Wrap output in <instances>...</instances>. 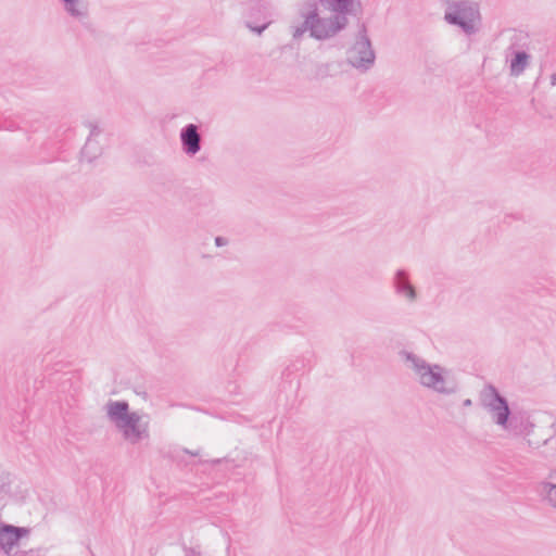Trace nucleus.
Here are the masks:
<instances>
[{
    "mask_svg": "<svg viewBox=\"0 0 556 556\" xmlns=\"http://www.w3.org/2000/svg\"><path fill=\"white\" fill-rule=\"evenodd\" d=\"M298 13L300 21H294L290 25L294 40H300L306 33L316 40H327L337 36L349 23L344 15L321 17L316 0H304L299 5Z\"/></svg>",
    "mask_w": 556,
    "mask_h": 556,
    "instance_id": "f257e3e1",
    "label": "nucleus"
},
{
    "mask_svg": "<svg viewBox=\"0 0 556 556\" xmlns=\"http://www.w3.org/2000/svg\"><path fill=\"white\" fill-rule=\"evenodd\" d=\"M407 368L413 371L415 380L425 389L440 395H453L459 390V383L452 370L440 364H431L412 353L402 352Z\"/></svg>",
    "mask_w": 556,
    "mask_h": 556,
    "instance_id": "f03ea898",
    "label": "nucleus"
},
{
    "mask_svg": "<svg viewBox=\"0 0 556 556\" xmlns=\"http://www.w3.org/2000/svg\"><path fill=\"white\" fill-rule=\"evenodd\" d=\"M105 413L109 421L128 444L136 445L150 440L149 416L130 410L126 401H109Z\"/></svg>",
    "mask_w": 556,
    "mask_h": 556,
    "instance_id": "7ed1b4c3",
    "label": "nucleus"
},
{
    "mask_svg": "<svg viewBox=\"0 0 556 556\" xmlns=\"http://www.w3.org/2000/svg\"><path fill=\"white\" fill-rule=\"evenodd\" d=\"M480 12L476 3L468 0H450L445 4L444 21L459 27L466 35L479 30Z\"/></svg>",
    "mask_w": 556,
    "mask_h": 556,
    "instance_id": "20e7f679",
    "label": "nucleus"
},
{
    "mask_svg": "<svg viewBox=\"0 0 556 556\" xmlns=\"http://www.w3.org/2000/svg\"><path fill=\"white\" fill-rule=\"evenodd\" d=\"M376 53L363 24L356 35L354 43L346 51V62L353 68L366 73L375 65Z\"/></svg>",
    "mask_w": 556,
    "mask_h": 556,
    "instance_id": "39448f33",
    "label": "nucleus"
},
{
    "mask_svg": "<svg viewBox=\"0 0 556 556\" xmlns=\"http://www.w3.org/2000/svg\"><path fill=\"white\" fill-rule=\"evenodd\" d=\"M480 402L484 409L491 415L493 421L504 429L508 426L510 410L507 401L498 393L492 384L483 388L480 393Z\"/></svg>",
    "mask_w": 556,
    "mask_h": 556,
    "instance_id": "423d86ee",
    "label": "nucleus"
},
{
    "mask_svg": "<svg viewBox=\"0 0 556 556\" xmlns=\"http://www.w3.org/2000/svg\"><path fill=\"white\" fill-rule=\"evenodd\" d=\"M391 286L394 294L402 299L404 302L412 304L416 302L418 298L417 290L410 281L409 273L406 269H396Z\"/></svg>",
    "mask_w": 556,
    "mask_h": 556,
    "instance_id": "0eeeda50",
    "label": "nucleus"
},
{
    "mask_svg": "<svg viewBox=\"0 0 556 556\" xmlns=\"http://www.w3.org/2000/svg\"><path fill=\"white\" fill-rule=\"evenodd\" d=\"M29 534V529L24 527H15L12 525L0 526V549L10 556L13 549L18 545L22 538Z\"/></svg>",
    "mask_w": 556,
    "mask_h": 556,
    "instance_id": "6e6552de",
    "label": "nucleus"
},
{
    "mask_svg": "<svg viewBox=\"0 0 556 556\" xmlns=\"http://www.w3.org/2000/svg\"><path fill=\"white\" fill-rule=\"evenodd\" d=\"M180 142L182 151L187 155H195L201 150V135L198 126L188 124L180 130Z\"/></svg>",
    "mask_w": 556,
    "mask_h": 556,
    "instance_id": "1a4fd4ad",
    "label": "nucleus"
},
{
    "mask_svg": "<svg viewBox=\"0 0 556 556\" xmlns=\"http://www.w3.org/2000/svg\"><path fill=\"white\" fill-rule=\"evenodd\" d=\"M64 12L72 18L84 22L89 16L87 0H60Z\"/></svg>",
    "mask_w": 556,
    "mask_h": 556,
    "instance_id": "9d476101",
    "label": "nucleus"
},
{
    "mask_svg": "<svg viewBox=\"0 0 556 556\" xmlns=\"http://www.w3.org/2000/svg\"><path fill=\"white\" fill-rule=\"evenodd\" d=\"M529 58L526 51L509 48L506 52V60L509 63L510 74L513 76L521 75L529 64Z\"/></svg>",
    "mask_w": 556,
    "mask_h": 556,
    "instance_id": "9b49d317",
    "label": "nucleus"
},
{
    "mask_svg": "<svg viewBox=\"0 0 556 556\" xmlns=\"http://www.w3.org/2000/svg\"><path fill=\"white\" fill-rule=\"evenodd\" d=\"M90 135L81 150V157L87 162H92L101 154V148L96 137L100 134L97 126L90 125Z\"/></svg>",
    "mask_w": 556,
    "mask_h": 556,
    "instance_id": "f8f14e48",
    "label": "nucleus"
},
{
    "mask_svg": "<svg viewBox=\"0 0 556 556\" xmlns=\"http://www.w3.org/2000/svg\"><path fill=\"white\" fill-rule=\"evenodd\" d=\"M508 426L504 427V430L514 435H529L533 430V424L528 417L511 416Z\"/></svg>",
    "mask_w": 556,
    "mask_h": 556,
    "instance_id": "ddd939ff",
    "label": "nucleus"
},
{
    "mask_svg": "<svg viewBox=\"0 0 556 556\" xmlns=\"http://www.w3.org/2000/svg\"><path fill=\"white\" fill-rule=\"evenodd\" d=\"M538 492L548 506L556 509V482L541 481L538 485Z\"/></svg>",
    "mask_w": 556,
    "mask_h": 556,
    "instance_id": "4468645a",
    "label": "nucleus"
},
{
    "mask_svg": "<svg viewBox=\"0 0 556 556\" xmlns=\"http://www.w3.org/2000/svg\"><path fill=\"white\" fill-rule=\"evenodd\" d=\"M329 4V9L334 15H344L352 11L355 2L353 0H326Z\"/></svg>",
    "mask_w": 556,
    "mask_h": 556,
    "instance_id": "2eb2a0df",
    "label": "nucleus"
},
{
    "mask_svg": "<svg viewBox=\"0 0 556 556\" xmlns=\"http://www.w3.org/2000/svg\"><path fill=\"white\" fill-rule=\"evenodd\" d=\"M269 24H270V22L268 21V22H266L265 24H263L262 26H253V25H252V24H250V23H248V24H247V26H248L251 30H253V31H255V33H257V34H262V33L267 28V26H268Z\"/></svg>",
    "mask_w": 556,
    "mask_h": 556,
    "instance_id": "dca6fc26",
    "label": "nucleus"
},
{
    "mask_svg": "<svg viewBox=\"0 0 556 556\" xmlns=\"http://www.w3.org/2000/svg\"><path fill=\"white\" fill-rule=\"evenodd\" d=\"M227 243H228V241H227V239H226V238H224V237H216V238H215V244H216L217 247H224V245H226Z\"/></svg>",
    "mask_w": 556,
    "mask_h": 556,
    "instance_id": "f3484780",
    "label": "nucleus"
},
{
    "mask_svg": "<svg viewBox=\"0 0 556 556\" xmlns=\"http://www.w3.org/2000/svg\"><path fill=\"white\" fill-rule=\"evenodd\" d=\"M186 556H200V553L197 552L195 549L193 548H187L186 549Z\"/></svg>",
    "mask_w": 556,
    "mask_h": 556,
    "instance_id": "a211bd4d",
    "label": "nucleus"
},
{
    "mask_svg": "<svg viewBox=\"0 0 556 556\" xmlns=\"http://www.w3.org/2000/svg\"><path fill=\"white\" fill-rule=\"evenodd\" d=\"M463 405H464L465 407H469V406H471V405H472V401H471L470 399H466V400L463 402Z\"/></svg>",
    "mask_w": 556,
    "mask_h": 556,
    "instance_id": "6ab92c4d",
    "label": "nucleus"
},
{
    "mask_svg": "<svg viewBox=\"0 0 556 556\" xmlns=\"http://www.w3.org/2000/svg\"><path fill=\"white\" fill-rule=\"evenodd\" d=\"M551 85L556 86V73L551 76Z\"/></svg>",
    "mask_w": 556,
    "mask_h": 556,
    "instance_id": "aec40b11",
    "label": "nucleus"
},
{
    "mask_svg": "<svg viewBox=\"0 0 556 556\" xmlns=\"http://www.w3.org/2000/svg\"><path fill=\"white\" fill-rule=\"evenodd\" d=\"M549 478L553 479V480H556V471H552L549 473Z\"/></svg>",
    "mask_w": 556,
    "mask_h": 556,
    "instance_id": "412c9836",
    "label": "nucleus"
},
{
    "mask_svg": "<svg viewBox=\"0 0 556 556\" xmlns=\"http://www.w3.org/2000/svg\"><path fill=\"white\" fill-rule=\"evenodd\" d=\"M320 2H325L326 0H319Z\"/></svg>",
    "mask_w": 556,
    "mask_h": 556,
    "instance_id": "4be33fe9",
    "label": "nucleus"
}]
</instances>
